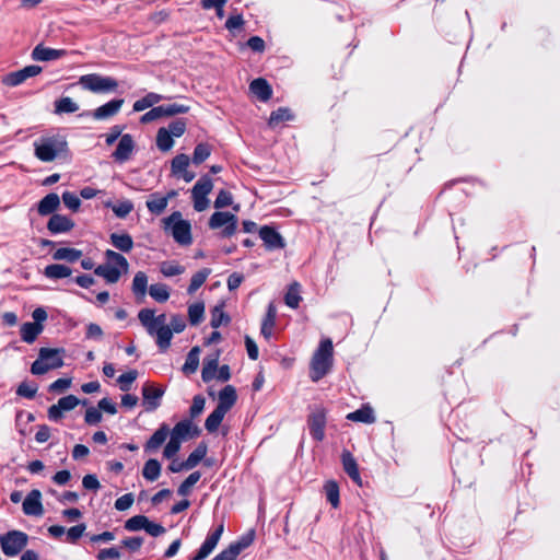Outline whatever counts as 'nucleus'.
I'll use <instances>...</instances> for the list:
<instances>
[{"label":"nucleus","mask_w":560,"mask_h":560,"mask_svg":"<svg viewBox=\"0 0 560 560\" xmlns=\"http://www.w3.org/2000/svg\"><path fill=\"white\" fill-rule=\"evenodd\" d=\"M187 129V121L186 119L179 118L174 121H172L166 130H168L170 135L175 138L182 137Z\"/></svg>","instance_id":"59"},{"label":"nucleus","mask_w":560,"mask_h":560,"mask_svg":"<svg viewBox=\"0 0 560 560\" xmlns=\"http://www.w3.org/2000/svg\"><path fill=\"white\" fill-rule=\"evenodd\" d=\"M112 245L120 252L129 253L133 248V240L128 233H112Z\"/></svg>","instance_id":"27"},{"label":"nucleus","mask_w":560,"mask_h":560,"mask_svg":"<svg viewBox=\"0 0 560 560\" xmlns=\"http://www.w3.org/2000/svg\"><path fill=\"white\" fill-rule=\"evenodd\" d=\"M37 390L38 386L34 382H22L16 389V394L19 396L32 399L35 397Z\"/></svg>","instance_id":"57"},{"label":"nucleus","mask_w":560,"mask_h":560,"mask_svg":"<svg viewBox=\"0 0 560 560\" xmlns=\"http://www.w3.org/2000/svg\"><path fill=\"white\" fill-rule=\"evenodd\" d=\"M276 317H277V310L276 306L270 303L266 313V316L261 324V334L265 338H269L272 334V329L276 324Z\"/></svg>","instance_id":"33"},{"label":"nucleus","mask_w":560,"mask_h":560,"mask_svg":"<svg viewBox=\"0 0 560 560\" xmlns=\"http://www.w3.org/2000/svg\"><path fill=\"white\" fill-rule=\"evenodd\" d=\"M82 256V252L70 247H60L54 252L52 257L56 260H66L73 262Z\"/></svg>","instance_id":"37"},{"label":"nucleus","mask_w":560,"mask_h":560,"mask_svg":"<svg viewBox=\"0 0 560 560\" xmlns=\"http://www.w3.org/2000/svg\"><path fill=\"white\" fill-rule=\"evenodd\" d=\"M174 145L173 137L170 135L165 127L158 130L156 133V147L163 152L170 151Z\"/></svg>","instance_id":"40"},{"label":"nucleus","mask_w":560,"mask_h":560,"mask_svg":"<svg viewBox=\"0 0 560 560\" xmlns=\"http://www.w3.org/2000/svg\"><path fill=\"white\" fill-rule=\"evenodd\" d=\"M79 110V104L71 97L65 96L55 102L56 114H71Z\"/></svg>","instance_id":"36"},{"label":"nucleus","mask_w":560,"mask_h":560,"mask_svg":"<svg viewBox=\"0 0 560 560\" xmlns=\"http://www.w3.org/2000/svg\"><path fill=\"white\" fill-rule=\"evenodd\" d=\"M162 117H173L189 112L190 107L184 104H164L159 106Z\"/></svg>","instance_id":"41"},{"label":"nucleus","mask_w":560,"mask_h":560,"mask_svg":"<svg viewBox=\"0 0 560 560\" xmlns=\"http://www.w3.org/2000/svg\"><path fill=\"white\" fill-rule=\"evenodd\" d=\"M142 475L148 481H155L161 475V464L156 459L147 460Z\"/></svg>","instance_id":"39"},{"label":"nucleus","mask_w":560,"mask_h":560,"mask_svg":"<svg viewBox=\"0 0 560 560\" xmlns=\"http://www.w3.org/2000/svg\"><path fill=\"white\" fill-rule=\"evenodd\" d=\"M28 536L20 530H11L0 536L3 553L8 557L18 556L27 545Z\"/></svg>","instance_id":"8"},{"label":"nucleus","mask_w":560,"mask_h":560,"mask_svg":"<svg viewBox=\"0 0 560 560\" xmlns=\"http://www.w3.org/2000/svg\"><path fill=\"white\" fill-rule=\"evenodd\" d=\"M132 292L137 298L143 299L148 289V277L143 271H138L132 280Z\"/></svg>","instance_id":"34"},{"label":"nucleus","mask_w":560,"mask_h":560,"mask_svg":"<svg viewBox=\"0 0 560 560\" xmlns=\"http://www.w3.org/2000/svg\"><path fill=\"white\" fill-rule=\"evenodd\" d=\"M43 328L42 324L24 323L20 329L22 340L26 343H33L43 331Z\"/></svg>","instance_id":"28"},{"label":"nucleus","mask_w":560,"mask_h":560,"mask_svg":"<svg viewBox=\"0 0 560 560\" xmlns=\"http://www.w3.org/2000/svg\"><path fill=\"white\" fill-rule=\"evenodd\" d=\"M160 271L164 277H174L184 273L185 268L175 261H163Z\"/></svg>","instance_id":"49"},{"label":"nucleus","mask_w":560,"mask_h":560,"mask_svg":"<svg viewBox=\"0 0 560 560\" xmlns=\"http://www.w3.org/2000/svg\"><path fill=\"white\" fill-rule=\"evenodd\" d=\"M230 317L224 313L223 305H218L212 310L211 326L213 328L220 327L222 324H228Z\"/></svg>","instance_id":"55"},{"label":"nucleus","mask_w":560,"mask_h":560,"mask_svg":"<svg viewBox=\"0 0 560 560\" xmlns=\"http://www.w3.org/2000/svg\"><path fill=\"white\" fill-rule=\"evenodd\" d=\"M189 156L182 153V154H177L173 160H172V165H171V170H172V173L174 175H179L182 173H184L188 165H189Z\"/></svg>","instance_id":"52"},{"label":"nucleus","mask_w":560,"mask_h":560,"mask_svg":"<svg viewBox=\"0 0 560 560\" xmlns=\"http://www.w3.org/2000/svg\"><path fill=\"white\" fill-rule=\"evenodd\" d=\"M63 349L40 348L38 358L31 366L34 375H43L50 370L59 369L63 365Z\"/></svg>","instance_id":"6"},{"label":"nucleus","mask_w":560,"mask_h":560,"mask_svg":"<svg viewBox=\"0 0 560 560\" xmlns=\"http://www.w3.org/2000/svg\"><path fill=\"white\" fill-rule=\"evenodd\" d=\"M80 404V400L73 396L68 395L58 400L56 405H52L48 409V417L50 420L58 421L62 418L63 411H70Z\"/></svg>","instance_id":"12"},{"label":"nucleus","mask_w":560,"mask_h":560,"mask_svg":"<svg viewBox=\"0 0 560 560\" xmlns=\"http://www.w3.org/2000/svg\"><path fill=\"white\" fill-rule=\"evenodd\" d=\"M163 228L179 245L188 246L192 243L190 222L184 220L179 211H175L167 218H164Z\"/></svg>","instance_id":"4"},{"label":"nucleus","mask_w":560,"mask_h":560,"mask_svg":"<svg viewBox=\"0 0 560 560\" xmlns=\"http://www.w3.org/2000/svg\"><path fill=\"white\" fill-rule=\"evenodd\" d=\"M168 434V427L166 424H162L145 443V451L152 452L158 450L165 442Z\"/></svg>","instance_id":"26"},{"label":"nucleus","mask_w":560,"mask_h":560,"mask_svg":"<svg viewBox=\"0 0 560 560\" xmlns=\"http://www.w3.org/2000/svg\"><path fill=\"white\" fill-rule=\"evenodd\" d=\"M147 523H148L147 516L136 515L126 521L125 528L130 532H137L140 529H145Z\"/></svg>","instance_id":"56"},{"label":"nucleus","mask_w":560,"mask_h":560,"mask_svg":"<svg viewBox=\"0 0 560 560\" xmlns=\"http://www.w3.org/2000/svg\"><path fill=\"white\" fill-rule=\"evenodd\" d=\"M292 119V114L288 108L280 107L272 112L269 118V126L275 128L283 121Z\"/></svg>","instance_id":"48"},{"label":"nucleus","mask_w":560,"mask_h":560,"mask_svg":"<svg viewBox=\"0 0 560 560\" xmlns=\"http://www.w3.org/2000/svg\"><path fill=\"white\" fill-rule=\"evenodd\" d=\"M138 318L148 334L155 337L159 348L162 351L167 350L171 346L173 332L166 324V315L155 316L153 310L142 308L138 314Z\"/></svg>","instance_id":"1"},{"label":"nucleus","mask_w":560,"mask_h":560,"mask_svg":"<svg viewBox=\"0 0 560 560\" xmlns=\"http://www.w3.org/2000/svg\"><path fill=\"white\" fill-rule=\"evenodd\" d=\"M135 150V141L131 135L126 133L120 137L118 145L113 153V158L117 162H126L131 158V154Z\"/></svg>","instance_id":"14"},{"label":"nucleus","mask_w":560,"mask_h":560,"mask_svg":"<svg viewBox=\"0 0 560 560\" xmlns=\"http://www.w3.org/2000/svg\"><path fill=\"white\" fill-rule=\"evenodd\" d=\"M60 205V198L57 194L50 192L46 195L38 203L37 211L40 215L51 214L58 209Z\"/></svg>","instance_id":"25"},{"label":"nucleus","mask_w":560,"mask_h":560,"mask_svg":"<svg viewBox=\"0 0 560 560\" xmlns=\"http://www.w3.org/2000/svg\"><path fill=\"white\" fill-rule=\"evenodd\" d=\"M164 98L165 97L161 94L150 92L145 96H143L142 98H140L133 103V110L142 112L147 108L154 106L155 104L160 103Z\"/></svg>","instance_id":"31"},{"label":"nucleus","mask_w":560,"mask_h":560,"mask_svg":"<svg viewBox=\"0 0 560 560\" xmlns=\"http://www.w3.org/2000/svg\"><path fill=\"white\" fill-rule=\"evenodd\" d=\"M300 284L298 282L292 283L284 296L285 304L291 308H296L300 304Z\"/></svg>","instance_id":"46"},{"label":"nucleus","mask_w":560,"mask_h":560,"mask_svg":"<svg viewBox=\"0 0 560 560\" xmlns=\"http://www.w3.org/2000/svg\"><path fill=\"white\" fill-rule=\"evenodd\" d=\"M23 512L26 515L40 516L44 513L42 493L39 490H32L23 501Z\"/></svg>","instance_id":"13"},{"label":"nucleus","mask_w":560,"mask_h":560,"mask_svg":"<svg viewBox=\"0 0 560 560\" xmlns=\"http://www.w3.org/2000/svg\"><path fill=\"white\" fill-rule=\"evenodd\" d=\"M326 412L323 408L315 409L308 418V427L312 436L317 441L325 438Z\"/></svg>","instance_id":"11"},{"label":"nucleus","mask_w":560,"mask_h":560,"mask_svg":"<svg viewBox=\"0 0 560 560\" xmlns=\"http://www.w3.org/2000/svg\"><path fill=\"white\" fill-rule=\"evenodd\" d=\"M210 275V269L203 268L200 271L196 272L190 280V284L188 287V293L192 294L196 292L207 280Z\"/></svg>","instance_id":"50"},{"label":"nucleus","mask_w":560,"mask_h":560,"mask_svg":"<svg viewBox=\"0 0 560 560\" xmlns=\"http://www.w3.org/2000/svg\"><path fill=\"white\" fill-rule=\"evenodd\" d=\"M207 446L203 444L198 445L187 457L185 460L186 470L192 469L196 467L206 456Z\"/></svg>","instance_id":"42"},{"label":"nucleus","mask_w":560,"mask_h":560,"mask_svg":"<svg viewBox=\"0 0 560 560\" xmlns=\"http://www.w3.org/2000/svg\"><path fill=\"white\" fill-rule=\"evenodd\" d=\"M199 366V348L194 347L187 354L185 364L183 365V372L185 374H191L197 371Z\"/></svg>","instance_id":"43"},{"label":"nucleus","mask_w":560,"mask_h":560,"mask_svg":"<svg viewBox=\"0 0 560 560\" xmlns=\"http://www.w3.org/2000/svg\"><path fill=\"white\" fill-rule=\"evenodd\" d=\"M332 365V342L323 340L314 353L311 362V377L314 382L324 377Z\"/></svg>","instance_id":"5"},{"label":"nucleus","mask_w":560,"mask_h":560,"mask_svg":"<svg viewBox=\"0 0 560 560\" xmlns=\"http://www.w3.org/2000/svg\"><path fill=\"white\" fill-rule=\"evenodd\" d=\"M201 472H191L178 487L177 493L182 497H187L191 492V488L200 480Z\"/></svg>","instance_id":"45"},{"label":"nucleus","mask_w":560,"mask_h":560,"mask_svg":"<svg viewBox=\"0 0 560 560\" xmlns=\"http://www.w3.org/2000/svg\"><path fill=\"white\" fill-rule=\"evenodd\" d=\"M347 418L352 421H359L363 423H373L375 421V416L373 409L370 407H363L353 412H350Z\"/></svg>","instance_id":"38"},{"label":"nucleus","mask_w":560,"mask_h":560,"mask_svg":"<svg viewBox=\"0 0 560 560\" xmlns=\"http://www.w3.org/2000/svg\"><path fill=\"white\" fill-rule=\"evenodd\" d=\"M71 273L72 270L68 266L61 264L48 265L44 269L45 277L49 279H63L71 276Z\"/></svg>","instance_id":"32"},{"label":"nucleus","mask_w":560,"mask_h":560,"mask_svg":"<svg viewBox=\"0 0 560 560\" xmlns=\"http://www.w3.org/2000/svg\"><path fill=\"white\" fill-rule=\"evenodd\" d=\"M62 201L65 206L73 212L78 211L81 206L80 198L71 191H65L62 194Z\"/></svg>","instance_id":"61"},{"label":"nucleus","mask_w":560,"mask_h":560,"mask_svg":"<svg viewBox=\"0 0 560 560\" xmlns=\"http://www.w3.org/2000/svg\"><path fill=\"white\" fill-rule=\"evenodd\" d=\"M73 226V221L62 214H52L47 223V229L54 234L69 232Z\"/></svg>","instance_id":"21"},{"label":"nucleus","mask_w":560,"mask_h":560,"mask_svg":"<svg viewBox=\"0 0 560 560\" xmlns=\"http://www.w3.org/2000/svg\"><path fill=\"white\" fill-rule=\"evenodd\" d=\"M327 501L336 509L339 506V487L334 480H329L324 486Z\"/></svg>","instance_id":"47"},{"label":"nucleus","mask_w":560,"mask_h":560,"mask_svg":"<svg viewBox=\"0 0 560 560\" xmlns=\"http://www.w3.org/2000/svg\"><path fill=\"white\" fill-rule=\"evenodd\" d=\"M168 205V197L152 194L147 200V208L153 214H161Z\"/></svg>","instance_id":"30"},{"label":"nucleus","mask_w":560,"mask_h":560,"mask_svg":"<svg viewBox=\"0 0 560 560\" xmlns=\"http://www.w3.org/2000/svg\"><path fill=\"white\" fill-rule=\"evenodd\" d=\"M211 154V147L207 143H199L196 145L192 154V162L195 164H201Z\"/></svg>","instance_id":"53"},{"label":"nucleus","mask_w":560,"mask_h":560,"mask_svg":"<svg viewBox=\"0 0 560 560\" xmlns=\"http://www.w3.org/2000/svg\"><path fill=\"white\" fill-rule=\"evenodd\" d=\"M85 529V524H79L70 527L68 530H66V541L75 544L83 536Z\"/></svg>","instance_id":"60"},{"label":"nucleus","mask_w":560,"mask_h":560,"mask_svg":"<svg viewBox=\"0 0 560 560\" xmlns=\"http://www.w3.org/2000/svg\"><path fill=\"white\" fill-rule=\"evenodd\" d=\"M199 429L189 420L178 422L172 430L171 436L179 441L186 440L189 436L198 435Z\"/></svg>","instance_id":"23"},{"label":"nucleus","mask_w":560,"mask_h":560,"mask_svg":"<svg viewBox=\"0 0 560 560\" xmlns=\"http://www.w3.org/2000/svg\"><path fill=\"white\" fill-rule=\"evenodd\" d=\"M209 226L212 230L224 226L221 234L223 237H230L236 232L237 218L233 213L218 211L211 215Z\"/></svg>","instance_id":"9"},{"label":"nucleus","mask_w":560,"mask_h":560,"mask_svg":"<svg viewBox=\"0 0 560 560\" xmlns=\"http://www.w3.org/2000/svg\"><path fill=\"white\" fill-rule=\"evenodd\" d=\"M249 90L262 102L268 101L272 95L271 86L262 78L253 80L252 83L249 84Z\"/></svg>","instance_id":"24"},{"label":"nucleus","mask_w":560,"mask_h":560,"mask_svg":"<svg viewBox=\"0 0 560 560\" xmlns=\"http://www.w3.org/2000/svg\"><path fill=\"white\" fill-rule=\"evenodd\" d=\"M213 188L211 178L202 176L192 187L191 194L208 196Z\"/></svg>","instance_id":"54"},{"label":"nucleus","mask_w":560,"mask_h":560,"mask_svg":"<svg viewBox=\"0 0 560 560\" xmlns=\"http://www.w3.org/2000/svg\"><path fill=\"white\" fill-rule=\"evenodd\" d=\"M218 361L219 352H217L213 357H208L205 359L201 371V377L203 382H210L211 380L215 378Z\"/></svg>","instance_id":"29"},{"label":"nucleus","mask_w":560,"mask_h":560,"mask_svg":"<svg viewBox=\"0 0 560 560\" xmlns=\"http://www.w3.org/2000/svg\"><path fill=\"white\" fill-rule=\"evenodd\" d=\"M120 557V551L115 547L102 549L96 556L97 560H117Z\"/></svg>","instance_id":"63"},{"label":"nucleus","mask_w":560,"mask_h":560,"mask_svg":"<svg viewBox=\"0 0 560 560\" xmlns=\"http://www.w3.org/2000/svg\"><path fill=\"white\" fill-rule=\"evenodd\" d=\"M237 399L236 390L232 385H226L220 390L218 396L217 409L221 410L225 415L235 405Z\"/></svg>","instance_id":"20"},{"label":"nucleus","mask_w":560,"mask_h":560,"mask_svg":"<svg viewBox=\"0 0 560 560\" xmlns=\"http://www.w3.org/2000/svg\"><path fill=\"white\" fill-rule=\"evenodd\" d=\"M225 413L222 412L219 409H214L206 419L205 427L207 431L214 432L218 430L219 425L221 424Z\"/></svg>","instance_id":"51"},{"label":"nucleus","mask_w":560,"mask_h":560,"mask_svg":"<svg viewBox=\"0 0 560 560\" xmlns=\"http://www.w3.org/2000/svg\"><path fill=\"white\" fill-rule=\"evenodd\" d=\"M106 261L94 269V273L106 280L107 283H116L121 275L129 270L127 259L119 253L112 249L105 252Z\"/></svg>","instance_id":"3"},{"label":"nucleus","mask_w":560,"mask_h":560,"mask_svg":"<svg viewBox=\"0 0 560 560\" xmlns=\"http://www.w3.org/2000/svg\"><path fill=\"white\" fill-rule=\"evenodd\" d=\"M83 90L92 93H109L118 88V82L112 77H104L98 73L81 75L77 82Z\"/></svg>","instance_id":"7"},{"label":"nucleus","mask_w":560,"mask_h":560,"mask_svg":"<svg viewBox=\"0 0 560 560\" xmlns=\"http://www.w3.org/2000/svg\"><path fill=\"white\" fill-rule=\"evenodd\" d=\"M43 68L37 65H30L21 70L13 71L3 77L2 83L7 86H18L27 79L34 78L42 73Z\"/></svg>","instance_id":"10"},{"label":"nucleus","mask_w":560,"mask_h":560,"mask_svg":"<svg viewBox=\"0 0 560 560\" xmlns=\"http://www.w3.org/2000/svg\"><path fill=\"white\" fill-rule=\"evenodd\" d=\"M34 155L44 163H50L66 155L67 141L60 136H42L33 142Z\"/></svg>","instance_id":"2"},{"label":"nucleus","mask_w":560,"mask_h":560,"mask_svg":"<svg viewBox=\"0 0 560 560\" xmlns=\"http://www.w3.org/2000/svg\"><path fill=\"white\" fill-rule=\"evenodd\" d=\"M236 547L231 544L226 549L217 555L212 560H235L238 556Z\"/></svg>","instance_id":"64"},{"label":"nucleus","mask_w":560,"mask_h":560,"mask_svg":"<svg viewBox=\"0 0 560 560\" xmlns=\"http://www.w3.org/2000/svg\"><path fill=\"white\" fill-rule=\"evenodd\" d=\"M124 105L122 98L112 100L108 103L93 110L92 117L95 120H105L115 116Z\"/></svg>","instance_id":"16"},{"label":"nucleus","mask_w":560,"mask_h":560,"mask_svg":"<svg viewBox=\"0 0 560 560\" xmlns=\"http://www.w3.org/2000/svg\"><path fill=\"white\" fill-rule=\"evenodd\" d=\"M104 205L105 207L110 208L115 215L120 219L126 218L133 210V203L130 200H121L117 203L106 201Z\"/></svg>","instance_id":"35"},{"label":"nucleus","mask_w":560,"mask_h":560,"mask_svg":"<svg viewBox=\"0 0 560 560\" xmlns=\"http://www.w3.org/2000/svg\"><path fill=\"white\" fill-rule=\"evenodd\" d=\"M66 54L67 51L63 49L48 48L39 44L32 51V59L36 61H51L66 56Z\"/></svg>","instance_id":"18"},{"label":"nucleus","mask_w":560,"mask_h":560,"mask_svg":"<svg viewBox=\"0 0 560 560\" xmlns=\"http://www.w3.org/2000/svg\"><path fill=\"white\" fill-rule=\"evenodd\" d=\"M259 236L268 249H280L284 247L282 236L272 228L262 226L259 231Z\"/></svg>","instance_id":"19"},{"label":"nucleus","mask_w":560,"mask_h":560,"mask_svg":"<svg viewBox=\"0 0 560 560\" xmlns=\"http://www.w3.org/2000/svg\"><path fill=\"white\" fill-rule=\"evenodd\" d=\"M164 390L162 388L154 387L152 384L147 383L142 387L143 402L147 405V410H154L160 406V399L162 398Z\"/></svg>","instance_id":"17"},{"label":"nucleus","mask_w":560,"mask_h":560,"mask_svg":"<svg viewBox=\"0 0 560 560\" xmlns=\"http://www.w3.org/2000/svg\"><path fill=\"white\" fill-rule=\"evenodd\" d=\"M149 294L159 303H164L170 299L168 287L164 283H155L149 288Z\"/></svg>","instance_id":"44"},{"label":"nucleus","mask_w":560,"mask_h":560,"mask_svg":"<svg viewBox=\"0 0 560 560\" xmlns=\"http://www.w3.org/2000/svg\"><path fill=\"white\" fill-rule=\"evenodd\" d=\"M137 376H138L137 371H129L127 373L121 374L117 380L119 383L120 389L124 392H128L131 387V384L136 381Z\"/></svg>","instance_id":"62"},{"label":"nucleus","mask_w":560,"mask_h":560,"mask_svg":"<svg viewBox=\"0 0 560 560\" xmlns=\"http://www.w3.org/2000/svg\"><path fill=\"white\" fill-rule=\"evenodd\" d=\"M223 528V524H220L213 533L208 535V537L206 538V540L203 541V544L196 553L197 560L206 559L214 550L222 536Z\"/></svg>","instance_id":"15"},{"label":"nucleus","mask_w":560,"mask_h":560,"mask_svg":"<svg viewBox=\"0 0 560 560\" xmlns=\"http://www.w3.org/2000/svg\"><path fill=\"white\" fill-rule=\"evenodd\" d=\"M342 466L348 476L359 486L362 485V479L359 472L358 464L349 451H343L341 455Z\"/></svg>","instance_id":"22"},{"label":"nucleus","mask_w":560,"mask_h":560,"mask_svg":"<svg viewBox=\"0 0 560 560\" xmlns=\"http://www.w3.org/2000/svg\"><path fill=\"white\" fill-rule=\"evenodd\" d=\"M205 305L202 303H195L188 307V317L191 325H197L203 318Z\"/></svg>","instance_id":"58"}]
</instances>
